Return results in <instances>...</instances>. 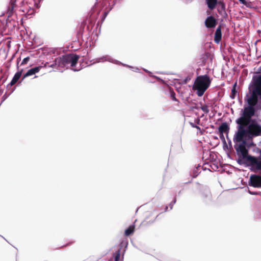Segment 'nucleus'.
Listing matches in <instances>:
<instances>
[{
	"label": "nucleus",
	"mask_w": 261,
	"mask_h": 261,
	"mask_svg": "<svg viewBox=\"0 0 261 261\" xmlns=\"http://www.w3.org/2000/svg\"><path fill=\"white\" fill-rule=\"evenodd\" d=\"M237 130L233 137L234 147L238 155L245 156L248 153L246 148L247 140L261 136V125L255 120L237 125Z\"/></svg>",
	"instance_id": "1"
},
{
	"label": "nucleus",
	"mask_w": 261,
	"mask_h": 261,
	"mask_svg": "<svg viewBox=\"0 0 261 261\" xmlns=\"http://www.w3.org/2000/svg\"><path fill=\"white\" fill-rule=\"evenodd\" d=\"M79 57L74 54H68L62 57L57 58L54 63L48 65V67H53L60 72H63L66 69L71 67L74 71H78L81 69L80 66L77 67L76 65Z\"/></svg>",
	"instance_id": "2"
},
{
	"label": "nucleus",
	"mask_w": 261,
	"mask_h": 261,
	"mask_svg": "<svg viewBox=\"0 0 261 261\" xmlns=\"http://www.w3.org/2000/svg\"><path fill=\"white\" fill-rule=\"evenodd\" d=\"M211 80L207 75L198 76L194 84L193 89L196 91L198 96H202L211 84Z\"/></svg>",
	"instance_id": "3"
},
{
	"label": "nucleus",
	"mask_w": 261,
	"mask_h": 261,
	"mask_svg": "<svg viewBox=\"0 0 261 261\" xmlns=\"http://www.w3.org/2000/svg\"><path fill=\"white\" fill-rule=\"evenodd\" d=\"M258 97L261 99V74L254 81V88L251 95L247 98L249 106L253 107L257 103Z\"/></svg>",
	"instance_id": "4"
},
{
	"label": "nucleus",
	"mask_w": 261,
	"mask_h": 261,
	"mask_svg": "<svg viewBox=\"0 0 261 261\" xmlns=\"http://www.w3.org/2000/svg\"><path fill=\"white\" fill-rule=\"evenodd\" d=\"M254 109L252 106L245 107L241 116L236 121L237 125H241L242 123L244 124L252 121L251 117L254 115Z\"/></svg>",
	"instance_id": "5"
},
{
	"label": "nucleus",
	"mask_w": 261,
	"mask_h": 261,
	"mask_svg": "<svg viewBox=\"0 0 261 261\" xmlns=\"http://www.w3.org/2000/svg\"><path fill=\"white\" fill-rule=\"evenodd\" d=\"M243 160L249 163L252 167L255 168L257 170H261V156L258 158L253 156L249 155L246 153L245 156L239 155Z\"/></svg>",
	"instance_id": "6"
},
{
	"label": "nucleus",
	"mask_w": 261,
	"mask_h": 261,
	"mask_svg": "<svg viewBox=\"0 0 261 261\" xmlns=\"http://www.w3.org/2000/svg\"><path fill=\"white\" fill-rule=\"evenodd\" d=\"M91 62H92L91 64H94L100 62L103 63L105 62H109L115 64H120V62L115 59H114L112 57L109 55H106L99 58H95L92 60Z\"/></svg>",
	"instance_id": "7"
},
{
	"label": "nucleus",
	"mask_w": 261,
	"mask_h": 261,
	"mask_svg": "<svg viewBox=\"0 0 261 261\" xmlns=\"http://www.w3.org/2000/svg\"><path fill=\"white\" fill-rule=\"evenodd\" d=\"M249 185L253 187H261V176L258 175H252L250 177Z\"/></svg>",
	"instance_id": "8"
},
{
	"label": "nucleus",
	"mask_w": 261,
	"mask_h": 261,
	"mask_svg": "<svg viewBox=\"0 0 261 261\" xmlns=\"http://www.w3.org/2000/svg\"><path fill=\"white\" fill-rule=\"evenodd\" d=\"M220 133V137L222 139H224L223 134L225 133L228 134L229 130V125L226 122H223L218 128Z\"/></svg>",
	"instance_id": "9"
},
{
	"label": "nucleus",
	"mask_w": 261,
	"mask_h": 261,
	"mask_svg": "<svg viewBox=\"0 0 261 261\" xmlns=\"http://www.w3.org/2000/svg\"><path fill=\"white\" fill-rule=\"evenodd\" d=\"M41 68L42 66H38L29 69L24 75L23 79H24L26 77L32 75L36 73H38L41 69Z\"/></svg>",
	"instance_id": "10"
},
{
	"label": "nucleus",
	"mask_w": 261,
	"mask_h": 261,
	"mask_svg": "<svg viewBox=\"0 0 261 261\" xmlns=\"http://www.w3.org/2000/svg\"><path fill=\"white\" fill-rule=\"evenodd\" d=\"M205 24L207 28H213L216 25V20L213 16H209L206 19Z\"/></svg>",
	"instance_id": "11"
},
{
	"label": "nucleus",
	"mask_w": 261,
	"mask_h": 261,
	"mask_svg": "<svg viewBox=\"0 0 261 261\" xmlns=\"http://www.w3.org/2000/svg\"><path fill=\"white\" fill-rule=\"evenodd\" d=\"M22 71V70L18 71L15 74L14 77H13L12 80H11L10 83L11 86L14 85L18 81V80L21 76Z\"/></svg>",
	"instance_id": "12"
},
{
	"label": "nucleus",
	"mask_w": 261,
	"mask_h": 261,
	"mask_svg": "<svg viewBox=\"0 0 261 261\" xmlns=\"http://www.w3.org/2000/svg\"><path fill=\"white\" fill-rule=\"evenodd\" d=\"M221 39V31L220 27H218L215 34V41L218 43Z\"/></svg>",
	"instance_id": "13"
},
{
	"label": "nucleus",
	"mask_w": 261,
	"mask_h": 261,
	"mask_svg": "<svg viewBox=\"0 0 261 261\" xmlns=\"http://www.w3.org/2000/svg\"><path fill=\"white\" fill-rule=\"evenodd\" d=\"M206 4L209 9H214L217 4V0H206Z\"/></svg>",
	"instance_id": "14"
},
{
	"label": "nucleus",
	"mask_w": 261,
	"mask_h": 261,
	"mask_svg": "<svg viewBox=\"0 0 261 261\" xmlns=\"http://www.w3.org/2000/svg\"><path fill=\"white\" fill-rule=\"evenodd\" d=\"M135 229V226L134 225H130L127 228L125 231V234L126 236L130 235L132 233Z\"/></svg>",
	"instance_id": "15"
},
{
	"label": "nucleus",
	"mask_w": 261,
	"mask_h": 261,
	"mask_svg": "<svg viewBox=\"0 0 261 261\" xmlns=\"http://www.w3.org/2000/svg\"><path fill=\"white\" fill-rule=\"evenodd\" d=\"M120 64L122 65L123 66L129 68L130 69H131L133 71H134L135 72H139V70H140L139 68L136 67H133V66H129V65H126V64L121 63V62H120Z\"/></svg>",
	"instance_id": "16"
},
{
	"label": "nucleus",
	"mask_w": 261,
	"mask_h": 261,
	"mask_svg": "<svg viewBox=\"0 0 261 261\" xmlns=\"http://www.w3.org/2000/svg\"><path fill=\"white\" fill-rule=\"evenodd\" d=\"M200 109L205 114L209 112L208 107L206 105L201 106Z\"/></svg>",
	"instance_id": "17"
},
{
	"label": "nucleus",
	"mask_w": 261,
	"mask_h": 261,
	"mask_svg": "<svg viewBox=\"0 0 261 261\" xmlns=\"http://www.w3.org/2000/svg\"><path fill=\"white\" fill-rule=\"evenodd\" d=\"M115 261H122L121 259H120V250H119L115 257Z\"/></svg>",
	"instance_id": "18"
},
{
	"label": "nucleus",
	"mask_w": 261,
	"mask_h": 261,
	"mask_svg": "<svg viewBox=\"0 0 261 261\" xmlns=\"http://www.w3.org/2000/svg\"><path fill=\"white\" fill-rule=\"evenodd\" d=\"M237 93V91L236 90V89H235V87H234L232 90H231V97L232 98H234L236 94Z\"/></svg>",
	"instance_id": "19"
},
{
	"label": "nucleus",
	"mask_w": 261,
	"mask_h": 261,
	"mask_svg": "<svg viewBox=\"0 0 261 261\" xmlns=\"http://www.w3.org/2000/svg\"><path fill=\"white\" fill-rule=\"evenodd\" d=\"M29 59H30V58L28 57L24 58L21 63V65H24V64H27L28 63V62L29 61Z\"/></svg>",
	"instance_id": "20"
},
{
	"label": "nucleus",
	"mask_w": 261,
	"mask_h": 261,
	"mask_svg": "<svg viewBox=\"0 0 261 261\" xmlns=\"http://www.w3.org/2000/svg\"><path fill=\"white\" fill-rule=\"evenodd\" d=\"M175 202H176V199H174L173 200V201H172V202L169 204V206H170V210L172 209V207H173V206L174 204L175 203Z\"/></svg>",
	"instance_id": "21"
},
{
	"label": "nucleus",
	"mask_w": 261,
	"mask_h": 261,
	"mask_svg": "<svg viewBox=\"0 0 261 261\" xmlns=\"http://www.w3.org/2000/svg\"><path fill=\"white\" fill-rule=\"evenodd\" d=\"M191 124L193 127H195V128H196L199 129H200V127L198 126H197V125L194 124L193 123H191Z\"/></svg>",
	"instance_id": "22"
},
{
	"label": "nucleus",
	"mask_w": 261,
	"mask_h": 261,
	"mask_svg": "<svg viewBox=\"0 0 261 261\" xmlns=\"http://www.w3.org/2000/svg\"><path fill=\"white\" fill-rule=\"evenodd\" d=\"M171 96H172L173 100H176V98L175 97V94L174 93V94H172Z\"/></svg>",
	"instance_id": "23"
},
{
	"label": "nucleus",
	"mask_w": 261,
	"mask_h": 261,
	"mask_svg": "<svg viewBox=\"0 0 261 261\" xmlns=\"http://www.w3.org/2000/svg\"><path fill=\"white\" fill-rule=\"evenodd\" d=\"M239 1H240L242 4H246V1H245V0H239Z\"/></svg>",
	"instance_id": "24"
},
{
	"label": "nucleus",
	"mask_w": 261,
	"mask_h": 261,
	"mask_svg": "<svg viewBox=\"0 0 261 261\" xmlns=\"http://www.w3.org/2000/svg\"><path fill=\"white\" fill-rule=\"evenodd\" d=\"M35 6L37 8H39L40 7V5L39 4H35Z\"/></svg>",
	"instance_id": "25"
},
{
	"label": "nucleus",
	"mask_w": 261,
	"mask_h": 261,
	"mask_svg": "<svg viewBox=\"0 0 261 261\" xmlns=\"http://www.w3.org/2000/svg\"><path fill=\"white\" fill-rule=\"evenodd\" d=\"M148 73H149V75H150V76H153V77H154V76H153V75H152V73L150 71H149ZM154 77H155V78H158V77H156V76H154Z\"/></svg>",
	"instance_id": "26"
},
{
	"label": "nucleus",
	"mask_w": 261,
	"mask_h": 261,
	"mask_svg": "<svg viewBox=\"0 0 261 261\" xmlns=\"http://www.w3.org/2000/svg\"><path fill=\"white\" fill-rule=\"evenodd\" d=\"M108 13V12H105V13H104V16H103V18H104V19H105V18H106V17L107 16Z\"/></svg>",
	"instance_id": "27"
},
{
	"label": "nucleus",
	"mask_w": 261,
	"mask_h": 261,
	"mask_svg": "<svg viewBox=\"0 0 261 261\" xmlns=\"http://www.w3.org/2000/svg\"><path fill=\"white\" fill-rule=\"evenodd\" d=\"M47 63L46 62L43 66H42V67H47Z\"/></svg>",
	"instance_id": "28"
},
{
	"label": "nucleus",
	"mask_w": 261,
	"mask_h": 261,
	"mask_svg": "<svg viewBox=\"0 0 261 261\" xmlns=\"http://www.w3.org/2000/svg\"><path fill=\"white\" fill-rule=\"evenodd\" d=\"M168 207L167 206H166L165 207V211L166 212L168 211Z\"/></svg>",
	"instance_id": "29"
},
{
	"label": "nucleus",
	"mask_w": 261,
	"mask_h": 261,
	"mask_svg": "<svg viewBox=\"0 0 261 261\" xmlns=\"http://www.w3.org/2000/svg\"><path fill=\"white\" fill-rule=\"evenodd\" d=\"M144 70L145 72H147V73H149V71H148V70H146V69H144Z\"/></svg>",
	"instance_id": "30"
},
{
	"label": "nucleus",
	"mask_w": 261,
	"mask_h": 261,
	"mask_svg": "<svg viewBox=\"0 0 261 261\" xmlns=\"http://www.w3.org/2000/svg\"><path fill=\"white\" fill-rule=\"evenodd\" d=\"M250 193L251 194H253H253H255L254 193H251V192H250Z\"/></svg>",
	"instance_id": "31"
},
{
	"label": "nucleus",
	"mask_w": 261,
	"mask_h": 261,
	"mask_svg": "<svg viewBox=\"0 0 261 261\" xmlns=\"http://www.w3.org/2000/svg\"><path fill=\"white\" fill-rule=\"evenodd\" d=\"M2 238H4V239L6 240V239H5V238H4V237H3V236H2Z\"/></svg>",
	"instance_id": "32"
},
{
	"label": "nucleus",
	"mask_w": 261,
	"mask_h": 261,
	"mask_svg": "<svg viewBox=\"0 0 261 261\" xmlns=\"http://www.w3.org/2000/svg\"><path fill=\"white\" fill-rule=\"evenodd\" d=\"M2 238H4V239L6 240V239H5V238H4V237H3V236H2Z\"/></svg>",
	"instance_id": "33"
},
{
	"label": "nucleus",
	"mask_w": 261,
	"mask_h": 261,
	"mask_svg": "<svg viewBox=\"0 0 261 261\" xmlns=\"http://www.w3.org/2000/svg\"><path fill=\"white\" fill-rule=\"evenodd\" d=\"M2 238H4V239L6 240V239H5V238H4V237H3V236H2Z\"/></svg>",
	"instance_id": "34"
},
{
	"label": "nucleus",
	"mask_w": 261,
	"mask_h": 261,
	"mask_svg": "<svg viewBox=\"0 0 261 261\" xmlns=\"http://www.w3.org/2000/svg\"><path fill=\"white\" fill-rule=\"evenodd\" d=\"M260 70H261V66L260 67Z\"/></svg>",
	"instance_id": "35"
}]
</instances>
